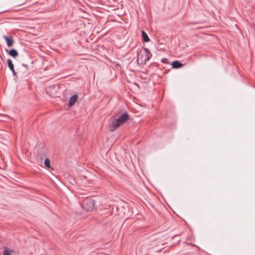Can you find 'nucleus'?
I'll return each mask as SVG.
<instances>
[{"label": "nucleus", "mask_w": 255, "mask_h": 255, "mask_svg": "<svg viewBox=\"0 0 255 255\" xmlns=\"http://www.w3.org/2000/svg\"><path fill=\"white\" fill-rule=\"evenodd\" d=\"M183 64L178 60H175L172 62V66L173 68L177 69L182 67Z\"/></svg>", "instance_id": "nucleus-9"}, {"label": "nucleus", "mask_w": 255, "mask_h": 255, "mask_svg": "<svg viewBox=\"0 0 255 255\" xmlns=\"http://www.w3.org/2000/svg\"><path fill=\"white\" fill-rule=\"evenodd\" d=\"M6 52L11 57L13 58L16 57L18 55V52L15 49H11L10 50H8L7 49L5 50Z\"/></svg>", "instance_id": "nucleus-8"}, {"label": "nucleus", "mask_w": 255, "mask_h": 255, "mask_svg": "<svg viewBox=\"0 0 255 255\" xmlns=\"http://www.w3.org/2000/svg\"><path fill=\"white\" fill-rule=\"evenodd\" d=\"M44 163L45 166L46 167H47L48 168H51V166H50V161L49 158H45V160H44Z\"/></svg>", "instance_id": "nucleus-12"}, {"label": "nucleus", "mask_w": 255, "mask_h": 255, "mask_svg": "<svg viewBox=\"0 0 255 255\" xmlns=\"http://www.w3.org/2000/svg\"><path fill=\"white\" fill-rule=\"evenodd\" d=\"M177 236H178V235L173 236H172V238H175Z\"/></svg>", "instance_id": "nucleus-15"}, {"label": "nucleus", "mask_w": 255, "mask_h": 255, "mask_svg": "<svg viewBox=\"0 0 255 255\" xmlns=\"http://www.w3.org/2000/svg\"><path fill=\"white\" fill-rule=\"evenodd\" d=\"M13 252L12 250H9L8 248H5L3 251V255H12V253Z\"/></svg>", "instance_id": "nucleus-11"}, {"label": "nucleus", "mask_w": 255, "mask_h": 255, "mask_svg": "<svg viewBox=\"0 0 255 255\" xmlns=\"http://www.w3.org/2000/svg\"><path fill=\"white\" fill-rule=\"evenodd\" d=\"M152 56V54L148 49L144 48L140 50V53L137 56V63L139 65L145 64Z\"/></svg>", "instance_id": "nucleus-2"}, {"label": "nucleus", "mask_w": 255, "mask_h": 255, "mask_svg": "<svg viewBox=\"0 0 255 255\" xmlns=\"http://www.w3.org/2000/svg\"><path fill=\"white\" fill-rule=\"evenodd\" d=\"M22 66L25 67L27 70H28V65H27L24 64H22Z\"/></svg>", "instance_id": "nucleus-14"}, {"label": "nucleus", "mask_w": 255, "mask_h": 255, "mask_svg": "<svg viewBox=\"0 0 255 255\" xmlns=\"http://www.w3.org/2000/svg\"><path fill=\"white\" fill-rule=\"evenodd\" d=\"M129 119V115L127 112L123 113L118 119L114 120L109 126V129L111 131H113L117 129L120 126L124 124Z\"/></svg>", "instance_id": "nucleus-1"}, {"label": "nucleus", "mask_w": 255, "mask_h": 255, "mask_svg": "<svg viewBox=\"0 0 255 255\" xmlns=\"http://www.w3.org/2000/svg\"><path fill=\"white\" fill-rule=\"evenodd\" d=\"M7 64L9 69L12 72L13 76L15 77H17V73L15 72L14 68V65L11 59H8L7 61Z\"/></svg>", "instance_id": "nucleus-5"}, {"label": "nucleus", "mask_w": 255, "mask_h": 255, "mask_svg": "<svg viewBox=\"0 0 255 255\" xmlns=\"http://www.w3.org/2000/svg\"><path fill=\"white\" fill-rule=\"evenodd\" d=\"M161 61L163 63H165V64H167L168 63V59L167 58H162L161 60Z\"/></svg>", "instance_id": "nucleus-13"}, {"label": "nucleus", "mask_w": 255, "mask_h": 255, "mask_svg": "<svg viewBox=\"0 0 255 255\" xmlns=\"http://www.w3.org/2000/svg\"><path fill=\"white\" fill-rule=\"evenodd\" d=\"M81 207L86 211H92L95 208V202L93 199L86 198L83 201Z\"/></svg>", "instance_id": "nucleus-3"}, {"label": "nucleus", "mask_w": 255, "mask_h": 255, "mask_svg": "<svg viewBox=\"0 0 255 255\" xmlns=\"http://www.w3.org/2000/svg\"><path fill=\"white\" fill-rule=\"evenodd\" d=\"M78 99V96L77 94H75V95L72 96L69 99L68 106L69 107H72L77 101Z\"/></svg>", "instance_id": "nucleus-6"}, {"label": "nucleus", "mask_w": 255, "mask_h": 255, "mask_svg": "<svg viewBox=\"0 0 255 255\" xmlns=\"http://www.w3.org/2000/svg\"><path fill=\"white\" fill-rule=\"evenodd\" d=\"M141 36L143 42H148L150 41L147 33L143 30H141Z\"/></svg>", "instance_id": "nucleus-10"}, {"label": "nucleus", "mask_w": 255, "mask_h": 255, "mask_svg": "<svg viewBox=\"0 0 255 255\" xmlns=\"http://www.w3.org/2000/svg\"><path fill=\"white\" fill-rule=\"evenodd\" d=\"M46 156V153L44 146L39 147L37 150V156L39 158V160L42 162Z\"/></svg>", "instance_id": "nucleus-4"}, {"label": "nucleus", "mask_w": 255, "mask_h": 255, "mask_svg": "<svg viewBox=\"0 0 255 255\" xmlns=\"http://www.w3.org/2000/svg\"><path fill=\"white\" fill-rule=\"evenodd\" d=\"M3 38L5 39L8 47H11L13 45L14 40L12 36H10L8 37L6 35H4Z\"/></svg>", "instance_id": "nucleus-7"}]
</instances>
